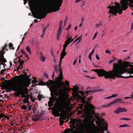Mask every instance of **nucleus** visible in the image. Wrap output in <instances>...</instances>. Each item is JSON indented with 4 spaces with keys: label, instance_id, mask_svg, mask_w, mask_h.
I'll list each match as a JSON object with an SVG mask.
<instances>
[{
    "label": "nucleus",
    "instance_id": "1",
    "mask_svg": "<svg viewBox=\"0 0 133 133\" xmlns=\"http://www.w3.org/2000/svg\"><path fill=\"white\" fill-rule=\"evenodd\" d=\"M78 114H83L81 117L84 118L85 124H77L78 122L76 119H72L70 122L73 125L71 129L65 130L64 133H100L103 132L107 129V124L104 120L101 119L98 114L95 113L94 107L87 102L83 111L78 110Z\"/></svg>",
    "mask_w": 133,
    "mask_h": 133
},
{
    "label": "nucleus",
    "instance_id": "2",
    "mask_svg": "<svg viewBox=\"0 0 133 133\" xmlns=\"http://www.w3.org/2000/svg\"><path fill=\"white\" fill-rule=\"evenodd\" d=\"M25 5L27 1H29V4L31 10L35 12V17L38 19H43L46 16V13H49L52 11H58L60 9V6L62 3V0H56L54 5L53 6L51 4L44 3L46 5L44 9L42 8V5L35 4L33 0H24Z\"/></svg>",
    "mask_w": 133,
    "mask_h": 133
},
{
    "label": "nucleus",
    "instance_id": "3",
    "mask_svg": "<svg viewBox=\"0 0 133 133\" xmlns=\"http://www.w3.org/2000/svg\"><path fill=\"white\" fill-rule=\"evenodd\" d=\"M73 90L74 92L72 93V97L69 98V96L66 94L65 96L61 98V103L59 104L54 110L55 117L59 116L61 114L65 112V110L70 109L71 106L70 102L76 99H80L83 104L86 103L85 97L84 96V92L81 91L79 92L80 94L83 96L82 97L77 93L78 88L77 87H74Z\"/></svg>",
    "mask_w": 133,
    "mask_h": 133
},
{
    "label": "nucleus",
    "instance_id": "4",
    "mask_svg": "<svg viewBox=\"0 0 133 133\" xmlns=\"http://www.w3.org/2000/svg\"><path fill=\"white\" fill-rule=\"evenodd\" d=\"M95 70L99 76H104L107 78H114L120 76L124 72L133 74V65H129V63L126 62L120 64H114L113 70L112 71L108 72L103 69Z\"/></svg>",
    "mask_w": 133,
    "mask_h": 133
},
{
    "label": "nucleus",
    "instance_id": "5",
    "mask_svg": "<svg viewBox=\"0 0 133 133\" xmlns=\"http://www.w3.org/2000/svg\"><path fill=\"white\" fill-rule=\"evenodd\" d=\"M31 83V79L27 77H24L23 78L16 81L14 83L6 84L4 87L6 89L9 91L11 90L17 91L22 96L26 98L29 99L28 96H25L28 93V87Z\"/></svg>",
    "mask_w": 133,
    "mask_h": 133
},
{
    "label": "nucleus",
    "instance_id": "6",
    "mask_svg": "<svg viewBox=\"0 0 133 133\" xmlns=\"http://www.w3.org/2000/svg\"><path fill=\"white\" fill-rule=\"evenodd\" d=\"M121 5L117 4L116 6H109L108 8L110 9L109 12L112 14L113 15L118 12L119 14L122 13V10H125L128 8V5L130 7H133V0H121ZM133 10V8L132 9Z\"/></svg>",
    "mask_w": 133,
    "mask_h": 133
},
{
    "label": "nucleus",
    "instance_id": "7",
    "mask_svg": "<svg viewBox=\"0 0 133 133\" xmlns=\"http://www.w3.org/2000/svg\"><path fill=\"white\" fill-rule=\"evenodd\" d=\"M54 82L57 85V90L58 89V88L59 87H61V88L59 89L58 90V92L59 93V95L58 96V97L59 98V101H57L55 103L54 107L52 108V114L54 115V116H55V113L54 112V110L56 108V107L58 105L59 103H61V98L62 97H64L65 96H63V90L62 89V86L63 85L64 86V88H65V84H64L63 82H61V84H58L56 81H53L49 80L48 82H47V85L48 86V87L49 88L50 90V89L51 87V85H50V83H51L52 82Z\"/></svg>",
    "mask_w": 133,
    "mask_h": 133
},
{
    "label": "nucleus",
    "instance_id": "8",
    "mask_svg": "<svg viewBox=\"0 0 133 133\" xmlns=\"http://www.w3.org/2000/svg\"><path fill=\"white\" fill-rule=\"evenodd\" d=\"M50 84V85H51V87L50 90L52 97L50 98V101L48 102L49 106H52L53 105V101H57V97L58 95V94L57 92V85L53 82L51 83Z\"/></svg>",
    "mask_w": 133,
    "mask_h": 133
},
{
    "label": "nucleus",
    "instance_id": "9",
    "mask_svg": "<svg viewBox=\"0 0 133 133\" xmlns=\"http://www.w3.org/2000/svg\"><path fill=\"white\" fill-rule=\"evenodd\" d=\"M69 36L68 37L67 40L65 42V43L63 45V48L61 55V62H62V59L64 58V56L66 55V53L65 52V50L66 48L67 47L68 45L71 42H72L74 39H72L71 37L69 38Z\"/></svg>",
    "mask_w": 133,
    "mask_h": 133
},
{
    "label": "nucleus",
    "instance_id": "10",
    "mask_svg": "<svg viewBox=\"0 0 133 133\" xmlns=\"http://www.w3.org/2000/svg\"><path fill=\"white\" fill-rule=\"evenodd\" d=\"M67 118L65 121V122H67L69 121V119L67 118L66 115H62L60 117L59 119L60 125H61L64 122V120Z\"/></svg>",
    "mask_w": 133,
    "mask_h": 133
},
{
    "label": "nucleus",
    "instance_id": "11",
    "mask_svg": "<svg viewBox=\"0 0 133 133\" xmlns=\"http://www.w3.org/2000/svg\"><path fill=\"white\" fill-rule=\"evenodd\" d=\"M33 80L32 81V83L33 84H35L36 85H47V82L46 83V82L44 83L43 81H41L40 82H38L37 81V79L36 78H33Z\"/></svg>",
    "mask_w": 133,
    "mask_h": 133
},
{
    "label": "nucleus",
    "instance_id": "12",
    "mask_svg": "<svg viewBox=\"0 0 133 133\" xmlns=\"http://www.w3.org/2000/svg\"><path fill=\"white\" fill-rule=\"evenodd\" d=\"M59 71L60 72V74L59 75L58 78L57 79V82H61L62 79H63V76L62 74V71L60 69H59Z\"/></svg>",
    "mask_w": 133,
    "mask_h": 133
},
{
    "label": "nucleus",
    "instance_id": "13",
    "mask_svg": "<svg viewBox=\"0 0 133 133\" xmlns=\"http://www.w3.org/2000/svg\"><path fill=\"white\" fill-rule=\"evenodd\" d=\"M63 29L62 28H61L60 27H59L58 29L56 35L57 38L58 39H59L60 36L62 33V31H63Z\"/></svg>",
    "mask_w": 133,
    "mask_h": 133
},
{
    "label": "nucleus",
    "instance_id": "14",
    "mask_svg": "<svg viewBox=\"0 0 133 133\" xmlns=\"http://www.w3.org/2000/svg\"><path fill=\"white\" fill-rule=\"evenodd\" d=\"M18 62H19L20 64L16 68H15L14 70L16 71L18 70V69H20V70H21L23 68V64L24 62L23 61H19V60H18Z\"/></svg>",
    "mask_w": 133,
    "mask_h": 133
},
{
    "label": "nucleus",
    "instance_id": "15",
    "mask_svg": "<svg viewBox=\"0 0 133 133\" xmlns=\"http://www.w3.org/2000/svg\"><path fill=\"white\" fill-rule=\"evenodd\" d=\"M112 102L113 104L119 103H124V101H123L121 98H117L115 100L112 101Z\"/></svg>",
    "mask_w": 133,
    "mask_h": 133
},
{
    "label": "nucleus",
    "instance_id": "16",
    "mask_svg": "<svg viewBox=\"0 0 133 133\" xmlns=\"http://www.w3.org/2000/svg\"><path fill=\"white\" fill-rule=\"evenodd\" d=\"M0 61L3 63L5 62L6 61V59L4 58L3 54L1 53L0 54Z\"/></svg>",
    "mask_w": 133,
    "mask_h": 133
},
{
    "label": "nucleus",
    "instance_id": "17",
    "mask_svg": "<svg viewBox=\"0 0 133 133\" xmlns=\"http://www.w3.org/2000/svg\"><path fill=\"white\" fill-rule=\"evenodd\" d=\"M118 94H113L111 96H109V97H106L105 98V99H110L111 98H114L115 97H117L118 96Z\"/></svg>",
    "mask_w": 133,
    "mask_h": 133
},
{
    "label": "nucleus",
    "instance_id": "18",
    "mask_svg": "<svg viewBox=\"0 0 133 133\" xmlns=\"http://www.w3.org/2000/svg\"><path fill=\"white\" fill-rule=\"evenodd\" d=\"M21 52L22 54L24 55L28 59L29 58V56L24 50H21Z\"/></svg>",
    "mask_w": 133,
    "mask_h": 133
},
{
    "label": "nucleus",
    "instance_id": "19",
    "mask_svg": "<svg viewBox=\"0 0 133 133\" xmlns=\"http://www.w3.org/2000/svg\"><path fill=\"white\" fill-rule=\"evenodd\" d=\"M113 104V103L112 101H111L109 102V104H106L105 105H104L103 106L104 107H109Z\"/></svg>",
    "mask_w": 133,
    "mask_h": 133
},
{
    "label": "nucleus",
    "instance_id": "20",
    "mask_svg": "<svg viewBox=\"0 0 133 133\" xmlns=\"http://www.w3.org/2000/svg\"><path fill=\"white\" fill-rule=\"evenodd\" d=\"M26 51L28 52L30 54H31V52L30 48L29 46H27L26 48Z\"/></svg>",
    "mask_w": 133,
    "mask_h": 133
},
{
    "label": "nucleus",
    "instance_id": "21",
    "mask_svg": "<svg viewBox=\"0 0 133 133\" xmlns=\"http://www.w3.org/2000/svg\"><path fill=\"white\" fill-rule=\"evenodd\" d=\"M119 108L121 112H126L127 111V109L125 108L119 107Z\"/></svg>",
    "mask_w": 133,
    "mask_h": 133
},
{
    "label": "nucleus",
    "instance_id": "22",
    "mask_svg": "<svg viewBox=\"0 0 133 133\" xmlns=\"http://www.w3.org/2000/svg\"><path fill=\"white\" fill-rule=\"evenodd\" d=\"M83 37L82 35H81L79 37L77 38L76 40V41H78L80 42L82 39Z\"/></svg>",
    "mask_w": 133,
    "mask_h": 133
},
{
    "label": "nucleus",
    "instance_id": "23",
    "mask_svg": "<svg viewBox=\"0 0 133 133\" xmlns=\"http://www.w3.org/2000/svg\"><path fill=\"white\" fill-rule=\"evenodd\" d=\"M114 112L117 114H118L120 112H121L120 111L119 107L116 110H115L114 111Z\"/></svg>",
    "mask_w": 133,
    "mask_h": 133
},
{
    "label": "nucleus",
    "instance_id": "24",
    "mask_svg": "<svg viewBox=\"0 0 133 133\" xmlns=\"http://www.w3.org/2000/svg\"><path fill=\"white\" fill-rule=\"evenodd\" d=\"M5 117V115L4 114L0 113V120H2Z\"/></svg>",
    "mask_w": 133,
    "mask_h": 133
},
{
    "label": "nucleus",
    "instance_id": "25",
    "mask_svg": "<svg viewBox=\"0 0 133 133\" xmlns=\"http://www.w3.org/2000/svg\"><path fill=\"white\" fill-rule=\"evenodd\" d=\"M40 58L41 61H43L44 62L45 60V58L43 56H41L40 57Z\"/></svg>",
    "mask_w": 133,
    "mask_h": 133
},
{
    "label": "nucleus",
    "instance_id": "26",
    "mask_svg": "<svg viewBox=\"0 0 133 133\" xmlns=\"http://www.w3.org/2000/svg\"><path fill=\"white\" fill-rule=\"evenodd\" d=\"M119 127H129V125L127 124H124L119 125Z\"/></svg>",
    "mask_w": 133,
    "mask_h": 133
},
{
    "label": "nucleus",
    "instance_id": "27",
    "mask_svg": "<svg viewBox=\"0 0 133 133\" xmlns=\"http://www.w3.org/2000/svg\"><path fill=\"white\" fill-rule=\"evenodd\" d=\"M120 120H125L127 121L130 120H131L130 118H122L120 119Z\"/></svg>",
    "mask_w": 133,
    "mask_h": 133
},
{
    "label": "nucleus",
    "instance_id": "28",
    "mask_svg": "<svg viewBox=\"0 0 133 133\" xmlns=\"http://www.w3.org/2000/svg\"><path fill=\"white\" fill-rule=\"evenodd\" d=\"M23 101L24 103H28V98H25Z\"/></svg>",
    "mask_w": 133,
    "mask_h": 133
},
{
    "label": "nucleus",
    "instance_id": "29",
    "mask_svg": "<svg viewBox=\"0 0 133 133\" xmlns=\"http://www.w3.org/2000/svg\"><path fill=\"white\" fill-rule=\"evenodd\" d=\"M101 25V23L97 24L96 26V27L97 28H98L100 27Z\"/></svg>",
    "mask_w": 133,
    "mask_h": 133
},
{
    "label": "nucleus",
    "instance_id": "30",
    "mask_svg": "<svg viewBox=\"0 0 133 133\" xmlns=\"http://www.w3.org/2000/svg\"><path fill=\"white\" fill-rule=\"evenodd\" d=\"M27 107H26L25 105H23L21 107V108L22 109H23L24 110H25L26 109Z\"/></svg>",
    "mask_w": 133,
    "mask_h": 133
},
{
    "label": "nucleus",
    "instance_id": "31",
    "mask_svg": "<svg viewBox=\"0 0 133 133\" xmlns=\"http://www.w3.org/2000/svg\"><path fill=\"white\" fill-rule=\"evenodd\" d=\"M63 24V22L62 21H61L60 22V25L59 26V27H61V28H62V25Z\"/></svg>",
    "mask_w": 133,
    "mask_h": 133
},
{
    "label": "nucleus",
    "instance_id": "32",
    "mask_svg": "<svg viewBox=\"0 0 133 133\" xmlns=\"http://www.w3.org/2000/svg\"><path fill=\"white\" fill-rule=\"evenodd\" d=\"M9 47L10 49H13V45L11 43H10L9 44Z\"/></svg>",
    "mask_w": 133,
    "mask_h": 133
},
{
    "label": "nucleus",
    "instance_id": "33",
    "mask_svg": "<svg viewBox=\"0 0 133 133\" xmlns=\"http://www.w3.org/2000/svg\"><path fill=\"white\" fill-rule=\"evenodd\" d=\"M105 52L106 53H108L109 54H110V51L108 49H107L105 50Z\"/></svg>",
    "mask_w": 133,
    "mask_h": 133
},
{
    "label": "nucleus",
    "instance_id": "34",
    "mask_svg": "<svg viewBox=\"0 0 133 133\" xmlns=\"http://www.w3.org/2000/svg\"><path fill=\"white\" fill-rule=\"evenodd\" d=\"M98 34V33L97 32H96L95 33L94 35V37L93 38V39H94L96 37V36Z\"/></svg>",
    "mask_w": 133,
    "mask_h": 133
},
{
    "label": "nucleus",
    "instance_id": "35",
    "mask_svg": "<svg viewBox=\"0 0 133 133\" xmlns=\"http://www.w3.org/2000/svg\"><path fill=\"white\" fill-rule=\"evenodd\" d=\"M7 46V45H5L4 46H3V50L4 51V50L6 49Z\"/></svg>",
    "mask_w": 133,
    "mask_h": 133
},
{
    "label": "nucleus",
    "instance_id": "36",
    "mask_svg": "<svg viewBox=\"0 0 133 133\" xmlns=\"http://www.w3.org/2000/svg\"><path fill=\"white\" fill-rule=\"evenodd\" d=\"M69 82L68 81H66L65 82V84L66 85H69Z\"/></svg>",
    "mask_w": 133,
    "mask_h": 133
},
{
    "label": "nucleus",
    "instance_id": "37",
    "mask_svg": "<svg viewBox=\"0 0 133 133\" xmlns=\"http://www.w3.org/2000/svg\"><path fill=\"white\" fill-rule=\"evenodd\" d=\"M81 110H82L83 107V104H80L79 106Z\"/></svg>",
    "mask_w": 133,
    "mask_h": 133
},
{
    "label": "nucleus",
    "instance_id": "38",
    "mask_svg": "<svg viewBox=\"0 0 133 133\" xmlns=\"http://www.w3.org/2000/svg\"><path fill=\"white\" fill-rule=\"evenodd\" d=\"M96 59L97 60H99V56L98 55H96Z\"/></svg>",
    "mask_w": 133,
    "mask_h": 133
},
{
    "label": "nucleus",
    "instance_id": "39",
    "mask_svg": "<svg viewBox=\"0 0 133 133\" xmlns=\"http://www.w3.org/2000/svg\"><path fill=\"white\" fill-rule=\"evenodd\" d=\"M71 26V24H69V25L68 26V27L67 29H66V30H68L70 28Z\"/></svg>",
    "mask_w": 133,
    "mask_h": 133
},
{
    "label": "nucleus",
    "instance_id": "40",
    "mask_svg": "<svg viewBox=\"0 0 133 133\" xmlns=\"http://www.w3.org/2000/svg\"><path fill=\"white\" fill-rule=\"evenodd\" d=\"M94 52V50L93 49L92 51V52L90 53V55L92 56V55L93 54Z\"/></svg>",
    "mask_w": 133,
    "mask_h": 133
},
{
    "label": "nucleus",
    "instance_id": "41",
    "mask_svg": "<svg viewBox=\"0 0 133 133\" xmlns=\"http://www.w3.org/2000/svg\"><path fill=\"white\" fill-rule=\"evenodd\" d=\"M98 91V90H94V91H90V93H93L94 92H95L96 91Z\"/></svg>",
    "mask_w": 133,
    "mask_h": 133
},
{
    "label": "nucleus",
    "instance_id": "42",
    "mask_svg": "<svg viewBox=\"0 0 133 133\" xmlns=\"http://www.w3.org/2000/svg\"><path fill=\"white\" fill-rule=\"evenodd\" d=\"M77 59H76L74 62V65H75L77 61Z\"/></svg>",
    "mask_w": 133,
    "mask_h": 133
},
{
    "label": "nucleus",
    "instance_id": "43",
    "mask_svg": "<svg viewBox=\"0 0 133 133\" xmlns=\"http://www.w3.org/2000/svg\"><path fill=\"white\" fill-rule=\"evenodd\" d=\"M4 118H6L8 120H9L10 119L9 117L7 116H6L5 115V117H4Z\"/></svg>",
    "mask_w": 133,
    "mask_h": 133
},
{
    "label": "nucleus",
    "instance_id": "44",
    "mask_svg": "<svg viewBox=\"0 0 133 133\" xmlns=\"http://www.w3.org/2000/svg\"><path fill=\"white\" fill-rule=\"evenodd\" d=\"M81 0H76L75 1V2L76 3H77L78 2H80Z\"/></svg>",
    "mask_w": 133,
    "mask_h": 133
},
{
    "label": "nucleus",
    "instance_id": "45",
    "mask_svg": "<svg viewBox=\"0 0 133 133\" xmlns=\"http://www.w3.org/2000/svg\"><path fill=\"white\" fill-rule=\"evenodd\" d=\"M131 98V97H125L124 98L125 99H128Z\"/></svg>",
    "mask_w": 133,
    "mask_h": 133
},
{
    "label": "nucleus",
    "instance_id": "46",
    "mask_svg": "<svg viewBox=\"0 0 133 133\" xmlns=\"http://www.w3.org/2000/svg\"><path fill=\"white\" fill-rule=\"evenodd\" d=\"M31 106H29L28 107V109H29V111H30L31 110Z\"/></svg>",
    "mask_w": 133,
    "mask_h": 133
},
{
    "label": "nucleus",
    "instance_id": "47",
    "mask_svg": "<svg viewBox=\"0 0 133 133\" xmlns=\"http://www.w3.org/2000/svg\"><path fill=\"white\" fill-rule=\"evenodd\" d=\"M84 18L82 17L81 18V20L82 22H83L84 21Z\"/></svg>",
    "mask_w": 133,
    "mask_h": 133
},
{
    "label": "nucleus",
    "instance_id": "48",
    "mask_svg": "<svg viewBox=\"0 0 133 133\" xmlns=\"http://www.w3.org/2000/svg\"><path fill=\"white\" fill-rule=\"evenodd\" d=\"M114 61V60H111L110 61H109V64H110V63H112V62H113V61Z\"/></svg>",
    "mask_w": 133,
    "mask_h": 133
},
{
    "label": "nucleus",
    "instance_id": "49",
    "mask_svg": "<svg viewBox=\"0 0 133 133\" xmlns=\"http://www.w3.org/2000/svg\"><path fill=\"white\" fill-rule=\"evenodd\" d=\"M34 22H38L37 20V19H34Z\"/></svg>",
    "mask_w": 133,
    "mask_h": 133
},
{
    "label": "nucleus",
    "instance_id": "50",
    "mask_svg": "<svg viewBox=\"0 0 133 133\" xmlns=\"http://www.w3.org/2000/svg\"><path fill=\"white\" fill-rule=\"evenodd\" d=\"M91 56H90L89 55V59L90 60H91V59H92V58H91Z\"/></svg>",
    "mask_w": 133,
    "mask_h": 133
},
{
    "label": "nucleus",
    "instance_id": "51",
    "mask_svg": "<svg viewBox=\"0 0 133 133\" xmlns=\"http://www.w3.org/2000/svg\"><path fill=\"white\" fill-rule=\"evenodd\" d=\"M122 77L123 78H127L129 77H124V76H122Z\"/></svg>",
    "mask_w": 133,
    "mask_h": 133
},
{
    "label": "nucleus",
    "instance_id": "52",
    "mask_svg": "<svg viewBox=\"0 0 133 133\" xmlns=\"http://www.w3.org/2000/svg\"><path fill=\"white\" fill-rule=\"evenodd\" d=\"M16 59H14V63H15V64H16V63H17L16 62Z\"/></svg>",
    "mask_w": 133,
    "mask_h": 133
},
{
    "label": "nucleus",
    "instance_id": "53",
    "mask_svg": "<svg viewBox=\"0 0 133 133\" xmlns=\"http://www.w3.org/2000/svg\"><path fill=\"white\" fill-rule=\"evenodd\" d=\"M133 27V23L131 25V30L132 29V28Z\"/></svg>",
    "mask_w": 133,
    "mask_h": 133
},
{
    "label": "nucleus",
    "instance_id": "54",
    "mask_svg": "<svg viewBox=\"0 0 133 133\" xmlns=\"http://www.w3.org/2000/svg\"><path fill=\"white\" fill-rule=\"evenodd\" d=\"M82 25V23H81L79 25V27H81Z\"/></svg>",
    "mask_w": 133,
    "mask_h": 133
},
{
    "label": "nucleus",
    "instance_id": "55",
    "mask_svg": "<svg viewBox=\"0 0 133 133\" xmlns=\"http://www.w3.org/2000/svg\"><path fill=\"white\" fill-rule=\"evenodd\" d=\"M10 65H11V66L12 65V62H10Z\"/></svg>",
    "mask_w": 133,
    "mask_h": 133
},
{
    "label": "nucleus",
    "instance_id": "56",
    "mask_svg": "<svg viewBox=\"0 0 133 133\" xmlns=\"http://www.w3.org/2000/svg\"><path fill=\"white\" fill-rule=\"evenodd\" d=\"M77 26H76L75 28V31H76L77 29Z\"/></svg>",
    "mask_w": 133,
    "mask_h": 133
},
{
    "label": "nucleus",
    "instance_id": "57",
    "mask_svg": "<svg viewBox=\"0 0 133 133\" xmlns=\"http://www.w3.org/2000/svg\"><path fill=\"white\" fill-rule=\"evenodd\" d=\"M45 76L46 77V78H47L48 77V75H47L46 74H45Z\"/></svg>",
    "mask_w": 133,
    "mask_h": 133
},
{
    "label": "nucleus",
    "instance_id": "58",
    "mask_svg": "<svg viewBox=\"0 0 133 133\" xmlns=\"http://www.w3.org/2000/svg\"><path fill=\"white\" fill-rule=\"evenodd\" d=\"M27 33H28V32L25 33V34H24V36H25L26 35Z\"/></svg>",
    "mask_w": 133,
    "mask_h": 133
},
{
    "label": "nucleus",
    "instance_id": "59",
    "mask_svg": "<svg viewBox=\"0 0 133 133\" xmlns=\"http://www.w3.org/2000/svg\"><path fill=\"white\" fill-rule=\"evenodd\" d=\"M54 74H53L52 75V77L53 78H54Z\"/></svg>",
    "mask_w": 133,
    "mask_h": 133
},
{
    "label": "nucleus",
    "instance_id": "60",
    "mask_svg": "<svg viewBox=\"0 0 133 133\" xmlns=\"http://www.w3.org/2000/svg\"><path fill=\"white\" fill-rule=\"evenodd\" d=\"M77 42V41H76V40L73 42V44H74L75 43V42Z\"/></svg>",
    "mask_w": 133,
    "mask_h": 133
},
{
    "label": "nucleus",
    "instance_id": "61",
    "mask_svg": "<svg viewBox=\"0 0 133 133\" xmlns=\"http://www.w3.org/2000/svg\"><path fill=\"white\" fill-rule=\"evenodd\" d=\"M79 63H81V60L80 59H79Z\"/></svg>",
    "mask_w": 133,
    "mask_h": 133
},
{
    "label": "nucleus",
    "instance_id": "62",
    "mask_svg": "<svg viewBox=\"0 0 133 133\" xmlns=\"http://www.w3.org/2000/svg\"><path fill=\"white\" fill-rule=\"evenodd\" d=\"M121 61H121V59H120V60H119V62H121Z\"/></svg>",
    "mask_w": 133,
    "mask_h": 133
},
{
    "label": "nucleus",
    "instance_id": "63",
    "mask_svg": "<svg viewBox=\"0 0 133 133\" xmlns=\"http://www.w3.org/2000/svg\"><path fill=\"white\" fill-rule=\"evenodd\" d=\"M45 29L44 28V29H43V31H45Z\"/></svg>",
    "mask_w": 133,
    "mask_h": 133
},
{
    "label": "nucleus",
    "instance_id": "64",
    "mask_svg": "<svg viewBox=\"0 0 133 133\" xmlns=\"http://www.w3.org/2000/svg\"><path fill=\"white\" fill-rule=\"evenodd\" d=\"M131 96L132 97H133V93L132 94Z\"/></svg>",
    "mask_w": 133,
    "mask_h": 133
}]
</instances>
